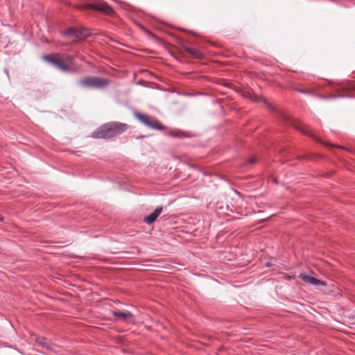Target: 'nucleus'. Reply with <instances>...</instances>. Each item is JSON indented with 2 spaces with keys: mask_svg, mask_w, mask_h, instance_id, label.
<instances>
[{
  "mask_svg": "<svg viewBox=\"0 0 355 355\" xmlns=\"http://www.w3.org/2000/svg\"><path fill=\"white\" fill-rule=\"evenodd\" d=\"M128 128L129 125L125 123L110 121L96 128L90 137L96 139L110 141L126 132Z\"/></svg>",
  "mask_w": 355,
  "mask_h": 355,
  "instance_id": "obj_1",
  "label": "nucleus"
},
{
  "mask_svg": "<svg viewBox=\"0 0 355 355\" xmlns=\"http://www.w3.org/2000/svg\"><path fill=\"white\" fill-rule=\"evenodd\" d=\"M132 113L135 119L150 129L156 130H162L166 129V127L155 116L142 114L136 110H134Z\"/></svg>",
  "mask_w": 355,
  "mask_h": 355,
  "instance_id": "obj_2",
  "label": "nucleus"
},
{
  "mask_svg": "<svg viewBox=\"0 0 355 355\" xmlns=\"http://www.w3.org/2000/svg\"><path fill=\"white\" fill-rule=\"evenodd\" d=\"M110 83L107 78L89 76L78 80V84L84 88L104 89L109 85Z\"/></svg>",
  "mask_w": 355,
  "mask_h": 355,
  "instance_id": "obj_3",
  "label": "nucleus"
},
{
  "mask_svg": "<svg viewBox=\"0 0 355 355\" xmlns=\"http://www.w3.org/2000/svg\"><path fill=\"white\" fill-rule=\"evenodd\" d=\"M43 59L62 71L67 73H73L76 71L74 69L69 67L64 63V60L60 58L59 54L44 55Z\"/></svg>",
  "mask_w": 355,
  "mask_h": 355,
  "instance_id": "obj_4",
  "label": "nucleus"
},
{
  "mask_svg": "<svg viewBox=\"0 0 355 355\" xmlns=\"http://www.w3.org/2000/svg\"><path fill=\"white\" fill-rule=\"evenodd\" d=\"M299 277L306 283H308V284H310L312 285H315V286L320 285V286H322L324 287H327V282L322 281V280L317 279L314 277L310 276L305 272L300 273ZM322 291L326 294H328L330 293H334V291L329 288H324L323 289H322Z\"/></svg>",
  "mask_w": 355,
  "mask_h": 355,
  "instance_id": "obj_5",
  "label": "nucleus"
},
{
  "mask_svg": "<svg viewBox=\"0 0 355 355\" xmlns=\"http://www.w3.org/2000/svg\"><path fill=\"white\" fill-rule=\"evenodd\" d=\"M89 33L87 29H78L74 27L67 28L63 33V35L71 39L83 40L89 35Z\"/></svg>",
  "mask_w": 355,
  "mask_h": 355,
  "instance_id": "obj_6",
  "label": "nucleus"
},
{
  "mask_svg": "<svg viewBox=\"0 0 355 355\" xmlns=\"http://www.w3.org/2000/svg\"><path fill=\"white\" fill-rule=\"evenodd\" d=\"M113 318L111 320L113 321H121L126 323H132L134 320V315L128 311H120L114 310L112 311Z\"/></svg>",
  "mask_w": 355,
  "mask_h": 355,
  "instance_id": "obj_7",
  "label": "nucleus"
},
{
  "mask_svg": "<svg viewBox=\"0 0 355 355\" xmlns=\"http://www.w3.org/2000/svg\"><path fill=\"white\" fill-rule=\"evenodd\" d=\"M86 9H92L101 11L107 15L114 12L112 8L105 2H100L97 3H90L85 6Z\"/></svg>",
  "mask_w": 355,
  "mask_h": 355,
  "instance_id": "obj_8",
  "label": "nucleus"
},
{
  "mask_svg": "<svg viewBox=\"0 0 355 355\" xmlns=\"http://www.w3.org/2000/svg\"><path fill=\"white\" fill-rule=\"evenodd\" d=\"M162 206L157 207V208L154 210L153 213L144 217L143 221L149 225H152L153 223L156 221L159 216L162 214Z\"/></svg>",
  "mask_w": 355,
  "mask_h": 355,
  "instance_id": "obj_9",
  "label": "nucleus"
},
{
  "mask_svg": "<svg viewBox=\"0 0 355 355\" xmlns=\"http://www.w3.org/2000/svg\"><path fill=\"white\" fill-rule=\"evenodd\" d=\"M166 135L173 137L178 138H185L191 137V135L187 132H185L179 129L168 130L166 132Z\"/></svg>",
  "mask_w": 355,
  "mask_h": 355,
  "instance_id": "obj_10",
  "label": "nucleus"
},
{
  "mask_svg": "<svg viewBox=\"0 0 355 355\" xmlns=\"http://www.w3.org/2000/svg\"><path fill=\"white\" fill-rule=\"evenodd\" d=\"M35 342L39 346H40L43 348H45L47 350H52V347L51 346V344L46 338H44V337L37 338L35 340Z\"/></svg>",
  "mask_w": 355,
  "mask_h": 355,
  "instance_id": "obj_11",
  "label": "nucleus"
},
{
  "mask_svg": "<svg viewBox=\"0 0 355 355\" xmlns=\"http://www.w3.org/2000/svg\"><path fill=\"white\" fill-rule=\"evenodd\" d=\"M297 129H298L300 131H301L304 135H307L309 137H312L313 139H315V141H318V142H321L322 144H324V145H327L324 142L322 141L320 139H318V137H316L311 132V130H309V128H303L300 125H298L296 127Z\"/></svg>",
  "mask_w": 355,
  "mask_h": 355,
  "instance_id": "obj_12",
  "label": "nucleus"
},
{
  "mask_svg": "<svg viewBox=\"0 0 355 355\" xmlns=\"http://www.w3.org/2000/svg\"><path fill=\"white\" fill-rule=\"evenodd\" d=\"M185 51L196 58H200L202 57V53L195 48L185 47Z\"/></svg>",
  "mask_w": 355,
  "mask_h": 355,
  "instance_id": "obj_13",
  "label": "nucleus"
},
{
  "mask_svg": "<svg viewBox=\"0 0 355 355\" xmlns=\"http://www.w3.org/2000/svg\"><path fill=\"white\" fill-rule=\"evenodd\" d=\"M62 59L63 60H64V63L66 64H70L72 63V62L74 59V56L69 55V54H64L62 55Z\"/></svg>",
  "mask_w": 355,
  "mask_h": 355,
  "instance_id": "obj_14",
  "label": "nucleus"
},
{
  "mask_svg": "<svg viewBox=\"0 0 355 355\" xmlns=\"http://www.w3.org/2000/svg\"><path fill=\"white\" fill-rule=\"evenodd\" d=\"M344 96L342 95V94H339V95H334V94H331V95H329V96H321V98H340V97H343Z\"/></svg>",
  "mask_w": 355,
  "mask_h": 355,
  "instance_id": "obj_15",
  "label": "nucleus"
},
{
  "mask_svg": "<svg viewBox=\"0 0 355 355\" xmlns=\"http://www.w3.org/2000/svg\"><path fill=\"white\" fill-rule=\"evenodd\" d=\"M296 91H297V92H300V93L304 94H311V91L307 90V89H296Z\"/></svg>",
  "mask_w": 355,
  "mask_h": 355,
  "instance_id": "obj_16",
  "label": "nucleus"
},
{
  "mask_svg": "<svg viewBox=\"0 0 355 355\" xmlns=\"http://www.w3.org/2000/svg\"><path fill=\"white\" fill-rule=\"evenodd\" d=\"M263 101L264 103V104L268 106V107L270 110H273V107L269 103V102L266 100V99H263Z\"/></svg>",
  "mask_w": 355,
  "mask_h": 355,
  "instance_id": "obj_17",
  "label": "nucleus"
},
{
  "mask_svg": "<svg viewBox=\"0 0 355 355\" xmlns=\"http://www.w3.org/2000/svg\"><path fill=\"white\" fill-rule=\"evenodd\" d=\"M249 163L250 164H254L257 162V159H256V157H252L251 159H249Z\"/></svg>",
  "mask_w": 355,
  "mask_h": 355,
  "instance_id": "obj_18",
  "label": "nucleus"
},
{
  "mask_svg": "<svg viewBox=\"0 0 355 355\" xmlns=\"http://www.w3.org/2000/svg\"><path fill=\"white\" fill-rule=\"evenodd\" d=\"M272 182H273L275 184H279V181H278L277 178L274 177V178H272Z\"/></svg>",
  "mask_w": 355,
  "mask_h": 355,
  "instance_id": "obj_19",
  "label": "nucleus"
},
{
  "mask_svg": "<svg viewBox=\"0 0 355 355\" xmlns=\"http://www.w3.org/2000/svg\"><path fill=\"white\" fill-rule=\"evenodd\" d=\"M294 278L293 276H291V275H287L286 276V279H288V280H291V279Z\"/></svg>",
  "mask_w": 355,
  "mask_h": 355,
  "instance_id": "obj_20",
  "label": "nucleus"
},
{
  "mask_svg": "<svg viewBox=\"0 0 355 355\" xmlns=\"http://www.w3.org/2000/svg\"><path fill=\"white\" fill-rule=\"evenodd\" d=\"M3 220H4V217L1 214H0V221L3 222Z\"/></svg>",
  "mask_w": 355,
  "mask_h": 355,
  "instance_id": "obj_21",
  "label": "nucleus"
},
{
  "mask_svg": "<svg viewBox=\"0 0 355 355\" xmlns=\"http://www.w3.org/2000/svg\"><path fill=\"white\" fill-rule=\"evenodd\" d=\"M347 152L349 153H355V150H348L347 148H345Z\"/></svg>",
  "mask_w": 355,
  "mask_h": 355,
  "instance_id": "obj_22",
  "label": "nucleus"
},
{
  "mask_svg": "<svg viewBox=\"0 0 355 355\" xmlns=\"http://www.w3.org/2000/svg\"><path fill=\"white\" fill-rule=\"evenodd\" d=\"M187 95L191 96H194L195 94H191V93H189Z\"/></svg>",
  "mask_w": 355,
  "mask_h": 355,
  "instance_id": "obj_23",
  "label": "nucleus"
},
{
  "mask_svg": "<svg viewBox=\"0 0 355 355\" xmlns=\"http://www.w3.org/2000/svg\"><path fill=\"white\" fill-rule=\"evenodd\" d=\"M333 147H334V148H341V146H333Z\"/></svg>",
  "mask_w": 355,
  "mask_h": 355,
  "instance_id": "obj_24",
  "label": "nucleus"
},
{
  "mask_svg": "<svg viewBox=\"0 0 355 355\" xmlns=\"http://www.w3.org/2000/svg\"><path fill=\"white\" fill-rule=\"evenodd\" d=\"M148 266H150V267H153V266H153V265H152V264H148Z\"/></svg>",
  "mask_w": 355,
  "mask_h": 355,
  "instance_id": "obj_25",
  "label": "nucleus"
},
{
  "mask_svg": "<svg viewBox=\"0 0 355 355\" xmlns=\"http://www.w3.org/2000/svg\"><path fill=\"white\" fill-rule=\"evenodd\" d=\"M266 266L270 267V263H266Z\"/></svg>",
  "mask_w": 355,
  "mask_h": 355,
  "instance_id": "obj_26",
  "label": "nucleus"
},
{
  "mask_svg": "<svg viewBox=\"0 0 355 355\" xmlns=\"http://www.w3.org/2000/svg\"><path fill=\"white\" fill-rule=\"evenodd\" d=\"M6 73L8 74V71L7 69H5Z\"/></svg>",
  "mask_w": 355,
  "mask_h": 355,
  "instance_id": "obj_27",
  "label": "nucleus"
},
{
  "mask_svg": "<svg viewBox=\"0 0 355 355\" xmlns=\"http://www.w3.org/2000/svg\"><path fill=\"white\" fill-rule=\"evenodd\" d=\"M202 93L198 92L196 95H201Z\"/></svg>",
  "mask_w": 355,
  "mask_h": 355,
  "instance_id": "obj_28",
  "label": "nucleus"
},
{
  "mask_svg": "<svg viewBox=\"0 0 355 355\" xmlns=\"http://www.w3.org/2000/svg\"><path fill=\"white\" fill-rule=\"evenodd\" d=\"M302 157V158H306V157L302 156V157Z\"/></svg>",
  "mask_w": 355,
  "mask_h": 355,
  "instance_id": "obj_29",
  "label": "nucleus"
}]
</instances>
